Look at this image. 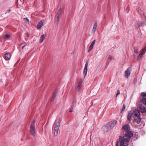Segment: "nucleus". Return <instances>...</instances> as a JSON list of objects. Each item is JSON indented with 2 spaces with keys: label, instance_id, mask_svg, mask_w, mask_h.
Segmentation results:
<instances>
[{
  "label": "nucleus",
  "instance_id": "8",
  "mask_svg": "<svg viewBox=\"0 0 146 146\" xmlns=\"http://www.w3.org/2000/svg\"><path fill=\"white\" fill-rule=\"evenodd\" d=\"M131 70V68L129 67L127 68L125 72V76L126 77L128 78L130 76V71Z\"/></svg>",
  "mask_w": 146,
  "mask_h": 146
},
{
  "label": "nucleus",
  "instance_id": "13",
  "mask_svg": "<svg viewBox=\"0 0 146 146\" xmlns=\"http://www.w3.org/2000/svg\"><path fill=\"white\" fill-rule=\"evenodd\" d=\"M56 92H54L52 96L51 99V101H54V99L55 98V97L56 96Z\"/></svg>",
  "mask_w": 146,
  "mask_h": 146
},
{
  "label": "nucleus",
  "instance_id": "4",
  "mask_svg": "<svg viewBox=\"0 0 146 146\" xmlns=\"http://www.w3.org/2000/svg\"><path fill=\"white\" fill-rule=\"evenodd\" d=\"M60 121H56V123L53 126L54 130V135L55 136H57L58 134V131L60 126Z\"/></svg>",
  "mask_w": 146,
  "mask_h": 146
},
{
  "label": "nucleus",
  "instance_id": "2",
  "mask_svg": "<svg viewBox=\"0 0 146 146\" xmlns=\"http://www.w3.org/2000/svg\"><path fill=\"white\" fill-rule=\"evenodd\" d=\"M140 112L138 109H135L130 111L128 113L127 119L130 122L131 117H133L134 122L136 125L138 126H141L143 124L141 121V119L140 117Z\"/></svg>",
  "mask_w": 146,
  "mask_h": 146
},
{
  "label": "nucleus",
  "instance_id": "28",
  "mask_svg": "<svg viewBox=\"0 0 146 146\" xmlns=\"http://www.w3.org/2000/svg\"><path fill=\"white\" fill-rule=\"evenodd\" d=\"M120 94V91L119 90H117V93L116 94V96H117L118 95Z\"/></svg>",
  "mask_w": 146,
  "mask_h": 146
},
{
  "label": "nucleus",
  "instance_id": "34",
  "mask_svg": "<svg viewBox=\"0 0 146 146\" xmlns=\"http://www.w3.org/2000/svg\"><path fill=\"white\" fill-rule=\"evenodd\" d=\"M29 34L28 33L27 34V36H29Z\"/></svg>",
  "mask_w": 146,
  "mask_h": 146
},
{
  "label": "nucleus",
  "instance_id": "16",
  "mask_svg": "<svg viewBox=\"0 0 146 146\" xmlns=\"http://www.w3.org/2000/svg\"><path fill=\"white\" fill-rule=\"evenodd\" d=\"M144 55V54H142V53H141L137 57V60H140L141 58L142 55Z\"/></svg>",
  "mask_w": 146,
  "mask_h": 146
},
{
  "label": "nucleus",
  "instance_id": "36",
  "mask_svg": "<svg viewBox=\"0 0 146 146\" xmlns=\"http://www.w3.org/2000/svg\"><path fill=\"white\" fill-rule=\"evenodd\" d=\"M106 16H105L104 17V18H106Z\"/></svg>",
  "mask_w": 146,
  "mask_h": 146
},
{
  "label": "nucleus",
  "instance_id": "18",
  "mask_svg": "<svg viewBox=\"0 0 146 146\" xmlns=\"http://www.w3.org/2000/svg\"><path fill=\"white\" fill-rule=\"evenodd\" d=\"M133 50L134 52L137 54L138 53V51L137 50V48L135 47H133Z\"/></svg>",
  "mask_w": 146,
  "mask_h": 146
},
{
  "label": "nucleus",
  "instance_id": "24",
  "mask_svg": "<svg viewBox=\"0 0 146 146\" xmlns=\"http://www.w3.org/2000/svg\"><path fill=\"white\" fill-rule=\"evenodd\" d=\"M88 62H86L85 64L84 68L87 69L88 66Z\"/></svg>",
  "mask_w": 146,
  "mask_h": 146
},
{
  "label": "nucleus",
  "instance_id": "5",
  "mask_svg": "<svg viewBox=\"0 0 146 146\" xmlns=\"http://www.w3.org/2000/svg\"><path fill=\"white\" fill-rule=\"evenodd\" d=\"M35 121L33 120L30 126V131L31 135L33 136L35 135Z\"/></svg>",
  "mask_w": 146,
  "mask_h": 146
},
{
  "label": "nucleus",
  "instance_id": "35",
  "mask_svg": "<svg viewBox=\"0 0 146 146\" xmlns=\"http://www.w3.org/2000/svg\"><path fill=\"white\" fill-rule=\"evenodd\" d=\"M24 46H23L22 47V48L23 49L24 48Z\"/></svg>",
  "mask_w": 146,
  "mask_h": 146
},
{
  "label": "nucleus",
  "instance_id": "27",
  "mask_svg": "<svg viewBox=\"0 0 146 146\" xmlns=\"http://www.w3.org/2000/svg\"><path fill=\"white\" fill-rule=\"evenodd\" d=\"M125 105H123V106L121 110V111H124V110L125 109Z\"/></svg>",
  "mask_w": 146,
  "mask_h": 146
},
{
  "label": "nucleus",
  "instance_id": "6",
  "mask_svg": "<svg viewBox=\"0 0 146 146\" xmlns=\"http://www.w3.org/2000/svg\"><path fill=\"white\" fill-rule=\"evenodd\" d=\"M62 11L61 8H60L57 12L55 16V21L58 22L59 20V17Z\"/></svg>",
  "mask_w": 146,
  "mask_h": 146
},
{
  "label": "nucleus",
  "instance_id": "32",
  "mask_svg": "<svg viewBox=\"0 0 146 146\" xmlns=\"http://www.w3.org/2000/svg\"><path fill=\"white\" fill-rule=\"evenodd\" d=\"M10 11H11V10L9 9V10L8 11V12H10Z\"/></svg>",
  "mask_w": 146,
  "mask_h": 146
},
{
  "label": "nucleus",
  "instance_id": "9",
  "mask_svg": "<svg viewBox=\"0 0 146 146\" xmlns=\"http://www.w3.org/2000/svg\"><path fill=\"white\" fill-rule=\"evenodd\" d=\"M82 80H80L78 84V85L77 87V90L78 92L80 91L82 87Z\"/></svg>",
  "mask_w": 146,
  "mask_h": 146
},
{
  "label": "nucleus",
  "instance_id": "29",
  "mask_svg": "<svg viewBox=\"0 0 146 146\" xmlns=\"http://www.w3.org/2000/svg\"><path fill=\"white\" fill-rule=\"evenodd\" d=\"M5 36H10V35L9 34H7L5 35Z\"/></svg>",
  "mask_w": 146,
  "mask_h": 146
},
{
  "label": "nucleus",
  "instance_id": "25",
  "mask_svg": "<svg viewBox=\"0 0 146 146\" xmlns=\"http://www.w3.org/2000/svg\"><path fill=\"white\" fill-rule=\"evenodd\" d=\"M108 59L110 60H111L113 59V56L111 55L109 56L108 57Z\"/></svg>",
  "mask_w": 146,
  "mask_h": 146
},
{
  "label": "nucleus",
  "instance_id": "19",
  "mask_svg": "<svg viewBox=\"0 0 146 146\" xmlns=\"http://www.w3.org/2000/svg\"><path fill=\"white\" fill-rule=\"evenodd\" d=\"M94 46L92 45H90L89 47V50H88V52H89L90 51H91L93 47Z\"/></svg>",
  "mask_w": 146,
  "mask_h": 146
},
{
  "label": "nucleus",
  "instance_id": "31",
  "mask_svg": "<svg viewBox=\"0 0 146 146\" xmlns=\"http://www.w3.org/2000/svg\"><path fill=\"white\" fill-rule=\"evenodd\" d=\"M46 36V35H41V36L43 37V36Z\"/></svg>",
  "mask_w": 146,
  "mask_h": 146
},
{
  "label": "nucleus",
  "instance_id": "22",
  "mask_svg": "<svg viewBox=\"0 0 146 146\" xmlns=\"http://www.w3.org/2000/svg\"><path fill=\"white\" fill-rule=\"evenodd\" d=\"M74 105L72 106L70 110V112H72L73 111V110L74 109Z\"/></svg>",
  "mask_w": 146,
  "mask_h": 146
},
{
  "label": "nucleus",
  "instance_id": "26",
  "mask_svg": "<svg viewBox=\"0 0 146 146\" xmlns=\"http://www.w3.org/2000/svg\"><path fill=\"white\" fill-rule=\"evenodd\" d=\"M95 42H96V40H94L93 41V42H92V43L91 44L92 45L94 46L95 44Z\"/></svg>",
  "mask_w": 146,
  "mask_h": 146
},
{
  "label": "nucleus",
  "instance_id": "23",
  "mask_svg": "<svg viewBox=\"0 0 146 146\" xmlns=\"http://www.w3.org/2000/svg\"><path fill=\"white\" fill-rule=\"evenodd\" d=\"M141 95L143 97H146V93H142L141 94Z\"/></svg>",
  "mask_w": 146,
  "mask_h": 146
},
{
  "label": "nucleus",
  "instance_id": "15",
  "mask_svg": "<svg viewBox=\"0 0 146 146\" xmlns=\"http://www.w3.org/2000/svg\"><path fill=\"white\" fill-rule=\"evenodd\" d=\"M141 101L143 104L146 105V98H143L141 100Z\"/></svg>",
  "mask_w": 146,
  "mask_h": 146
},
{
  "label": "nucleus",
  "instance_id": "12",
  "mask_svg": "<svg viewBox=\"0 0 146 146\" xmlns=\"http://www.w3.org/2000/svg\"><path fill=\"white\" fill-rule=\"evenodd\" d=\"M5 58L7 60H9L10 58L11 54L9 53H6L5 54Z\"/></svg>",
  "mask_w": 146,
  "mask_h": 146
},
{
  "label": "nucleus",
  "instance_id": "30",
  "mask_svg": "<svg viewBox=\"0 0 146 146\" xmlns=\"http://www.w3.org/2000/svg\"><path fill=\"white\" fill-rule=\"evenodd\" d=\"M10 37H5V40L9 38Z\"/></svg>",
  "mask_w": 146,
  "mask_h": 146
},
{
  "label": "nucleus",
  "instance_id": "3",
  "mask_svg": "<svg viewBox=\"0 0 146 146\" xmlns=\"http://www.w3.org/2000/svg\"><path fill=\"white\" fill-rule=\"evenodd\" d=\"M117 123L116 120L112 121L106 124L102 128V129L105 131L107 132L113 128Z\"/></svg>",
  "mask_w": 146,
  "mask_h": 146
},
{
  "label": "nucleus",
  "instance_id": "14",
  "mask_svg": "<svg viewBox=\"0 0 146 146\" xmlns=\"http://www.w3.org/2000/svg\"><path fill=\"white\" fill-rule=\"evenodd\" d=\"M88 69H87L84 68V70L83 74L84 75V77L85 78V76L87 72Z\"/></svg>",
  "mask_w": 146,
  "mask_h": 146
},
{
  "label": "nucleus",
  "instance_id": "20",
  "mask_svg": "<svg viewBox=\"0 0 146 146\" xmlns=\"http://www.w3.org/2000/svg\"><path fill=\"white\" fill-rule=\"evenodd\" d=\"M44 38L45 37H40L39 41L40 43H41L43 42L44 40Z\"/></svg>",
  "mask_w": 146,
  "mask_h": 146
},
{
  "label": "nucleus",
  "instance_id": "21",
  "mask_svg": "<svg viewBox=\"0 0 146 146\" xmlns=\"http://www.w3.org/2000/svg\"><path fill=\"white\" fill-rule=\"evenodd\" d=\"M23 21L26 23H28L29 22V20L27 18H24Z\"/></svg>",
  "mask_w": 146,
  "mask_h": 146
},
{
  "label": "nucleus",
  "instance_id": "11",
  "mask_svg": "<svg viewBox=\"0 0 146 146\" xmlns=\"http://www.w3.org/2000/svg\"><path fill=\"white\" fill-rule=\"evenodd\" d=\"M140 109L142 113H145L146 111L145 108L142 105L140 106Z\"/></svg>",
  "mask_w": 146,
  "mask_h": 146
},
{
  "label": "nucleus",
  "instance_id": "17",
  "mask_svg": "<svg viewBox=\"0 0 146 146\" xmlns=\"http://www.w3.org/2000/svg\"><path fill=\"white\" fill-rule=\"evenodd\" d=\"M146 51V46H145L144 48L143 49L141 53H142V54H144Z\"/></svg>",
  "mask_w": 146,
  "mask_h": 146
},
{
  "label": "nucleus",
  "instance_id": "1",
  "mask_svg": "<svg viewBox=\"0 0 146 146\" xmlns=\"http://www.w3.org/2000/svg\"><path fill=\"white\" fill-rule=\"evenodd\" d=\"M122 129L124 136L123 137L121 136L119 137V146H128L130 139L133 136V134L131 131L130 126L128 124L124 125L122 127Z\"/></svg>",
  "mask_w": 146,
  "mask_h": 146
},
{
  "label": "nucleus",
  "instance_id": "7",
  "mask_svg": "<svg viewBox=\"0 0 146 146\" xmlns=\"http://www.w3.org/2000/svg\"><path fill=\"white\" fill-rule=\"evenodd\" d=\"M44 20H42L38 23L37 26V28L38 29H40L43 26L44 24Z\"/></svg>",
  "mask_w": 146,
  "mask_h": 146
},
{
  "label": "nucleus",
  "instance_id": "10",
  "mask_svg": "<svg viewBox=\"0 0 146 146\" xmlns=\"http://www.w3.org/2000/svg\"><path fill=\"white\" fill-rule=\"evenodd\" d=\"M97 21H96V22H95L94 23V25L93 26V29H92V33L93 34H94L96 32V28L97 27Z\"/></svg>",
  "mask_w": 146,
  "mask_h": 146
},
{
  "label": "nucleus",
  "instance_id": "33",
  "mask_svg": "<svg viewBox=\"0 0 146 146\" xmlns=\"http://www.w3.org/2000/svg\"><path fill=\"white\" fill-rule=\"evenodd\" d=\"M115 146H118V143H116V145Z\"/></svg>",
  "mask_w": 146,
  "mask_h": 146
}]
</instances>
